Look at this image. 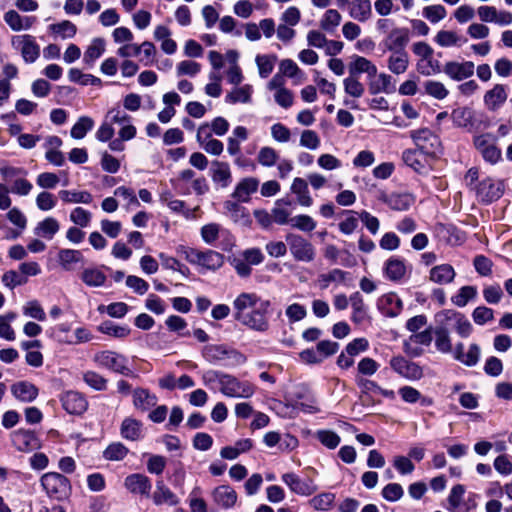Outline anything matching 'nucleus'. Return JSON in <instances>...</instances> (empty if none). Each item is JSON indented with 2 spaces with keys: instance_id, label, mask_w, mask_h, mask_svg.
<instances>
[{
  "instance_id": "18",
  "label": "nucleus",
  "mask_w": 512,
  "mask_h": 512,
  "mask_svg": "<svg viewBox=\"0 0 512 512\" xmlns=\"http://www.w3.org/2000/svg\"><path fill=\"white\" fill-rule=\"evenodd\" d=\"M213 501L223 509L232 508L237 502V493L229 485H220L213 489L212 493Z\"/></svg>"
},
{
  "instance_id": "52",
  "label": "nucleus",
  "mask_w": 512,
  "mask_h": 512,
  "mask_svg": "<svg viewBox=\"0 0 512 512\" xmlns=\"http://www.w3.org/2000/svg\"><path fill=\"white\" fill-rule=\"evenodd\" d=\"M94 121L91 117L81 116L72 126L70 135L74 139H83L86 134L93 128Z\"/></svg>"
},
{
  "instance_id": "15",
  "label": "nucleus",
  "mask_w": 512,
  "mask_h": 512,
  "mask_svg": "<svg viewBox=\"0 0 512 512\" xmlns=\"http://www.w3.org/2000/svg\"><path fill=\"white\" fill-rule=\"evenodd\" d=\"M282 481L298 495L309 496L317 490L312 480H302L294 473L283 474Z\"/></svg>"
},
{
  "instance_id": "26",
  "label": "nucleus",
  "mask_w": 512,
  "mask_h": 512,
  "mask_svg": "<svg viewBox=\"0 0 512 512\" xmlns=\"http://www.w3.org/2000/svg\"><path fill=\"white\" fill-rule=\"evenodd\" d=\"M4 21L13 31L19 32L29 30L36 22V18L33 16H21L15 10H9L4 14Z\"/></svg>"
},
{
  "instance_id": "5",
  "label": "nucleus",
  "mask_w": 512,
  "mask_h": 512,
  "mask_svg": "<svg viewBox=\"0 0 512 512\" xmlns=\"http://www.w3.org/2000/svg\"><path fill=\"white\" fill-rule=\"evenodd\" d=\"M93 361L99 367L118 374L129 375L131 373L127 357L115 351L104 350L97 352L93 357Z\"/></svg>"
},
{
  "instance_id": "35",
  "label": "nucleus",
  "mask_w": 512,
  "mask_h": 512,
  "mask_svg": "<svg viewBox=\"0 0 512 512\" xmlns=\"http://www.w3.org/2000/svg\"><path fill=\"white\" fill-rule=\"evenodd\" d=\"M11 393L22 402H32L38 396V389L27 381H20L11 386Z\"/></svg>"
},
{
  "instance_id": "22",
  "label": "nucleus",
  "mask_w": 512,
  "mask_h": 512,
  "mask_svg": "<svg viewBox=\"0 0 512 512\" xmlns=\"http://www.w3.org/2000/svg\"><path fill=\"white\" fill-rule=\"evenodd\" d=\"M508 92L505 86L496 84L492 89L488 90L483 98L484 105L490 111H496L506 102Z\"/></svg>"
},
{
  "instance_id": "31",
  "label": "nucleus",
  "mask_w": 512,
  "mask_h": 512,
  "mask_svg": "<svg viewBox=\"0 0 512 512\" xmlns=\"http://www.w3.org/2000/svg\"><path fill=\"white\" fill-rule=\"evenodd\" d=\"M120 434L126 440L138 441L143 437V424L135 418L126 417L121 423Z\"/></svg>"
},
{
  "instance_id": "28",
  "label": "nucleus",
  "mask_w": 512,
  "mask_h": 512,
  "mask_svg": "<svg viewBox=\"0 0 512 512\" xmlns=\"http://www.w3.org/2000/svg\"><path fill=\"white\" fill-rule=\"evenodd\" d=\"M259 181L254 177H246L236 185L232 197L239 202H248L250 196L258 189Z\"/></svg>"
},
{
  "instance_id": "53",
  "label": "nucleus",
  "mask_w": 512,
  "mask_h": 512,
  "mask_svg": "<svg viewBox=\"0 0 512 512\" xmlns=\"http://www.w3.org/2000/svg\"><path fill=\"white\" fill-rule=\"evenodd\" d=\"M416 69L423 76H432L443 71L439 61L434 60L433 56L427 59H419L416 63Z\"/></svg>"
},
{
  "instance_id": "29",
  "label": "nucleus",
  "mask_w": 512,
  "mask_h": 512,
  "mask_svg": "<svg viewBox=\"0 0 512 512\" xmlns=\"http://www.w3.org/2000/svg\"><path fill=\"white\" fill-rule=\"evenodd\" d=\"M434 42L441 48L461 47L467 42V39L453 30H439Z\"/></svg>"
},
{
  "instance_id": "40",
  "label": "nucleus",
  "mask_w": 512,
  "mask_h": 512,
  "mask_svg": "<svg viewBox=\"0 0 512 512\" xmlns=\"http://www.w3.org/2000/svg\"><path fill=\"white\" fill-rule=\"evenodd\" d=\"M106 43L103 38H94L84 52L83 62L93 66L95 61L105 52Z\"/></svg>"
},
{
  "instance_id": "10",
  "label": "nucleus",
  "mask_w": 512,
  "mask_h": 512,
  "mask_svg": "<svg viewBox=\"0 0 512 512\" xmlns=\"http://www.w3.org/2000/svg\"><path fill=\"white\" fill-rule=\"evenodd\" d=\"M391 369L401 377L416 381L423 377V369L415 362L409 361L403 356H394L389 361Z\"/></svg>"
},
{
  "instance_id": "21",
  "label": "nucleus",
  "mask_w": 512,
  "mask_h": 512,
  "mask_svg": "<svg viewBox=\"0 0 512 512\" xmlns=\"http://www.w3.org/2000/svg\"><path fill=\"white\" fill-rule=\"evenodd\" d=\"M152 500L157 506H176L180 503V498L168 486H166L163 481L156 482V487L152 494Z\"/></svg>"
},
{
  "instance_id": "19",
  "label": "nucleus",
  "mask_w": 512,
  "mask_h": 512,
  "mask_svg": "<svg viewBox=\"0 0 512 512\" xmlns=\"http://www.w3.org/2000/svg\"><path fill=\"white\" fill-rule=\"evenodd\" d=\"M465 488L463 485H455L452 487L448 496V504L450 512H470L474 504H470L464 500Z\"/></svg>"
},
{
  "instance_id": "38",
  "label": "nucleus",
  "mask_w": 512,
  "mask_h": 512,
  "mask_svg": "<svg viewBox=\"0 0 512 512\" xmlns=\"http://www.w3.org/2000/svg\"><path fill=\"white\" fill-rule=\"evenodd\" d=\"M60 224L54 217H46L38 222L34 234L38 237L51 240L59 231Z\"/></svg>"
},
{
  "instance_id": "58",
  "label": "nucleus",
  "mask_w": 512,
  "mask_h": 512,
  "mask_svg": "<svg viewBox=\"0 0 512 512\" xmlns=\"http://www.w3.org/2000/svg\"><path fill=\"white\" fill-rule=\"evenodd\" d=\"M422 15L430 23L436 24L446 18L447 10L441 4H434L424 7Z\"/></svg>"
},
{
  "instance_id": "13",
  "label": "nucleus",
  "mask_w": 512,
  "mask_h": 512,
  "mask_svg": "<svg viewBox=\"0 0 512 512\" xmlns=\"http://www.w3.org/2000/svg\"><path fill=\"white\" fill-rule=\"evenodd\" d=\"M409 42V32L405 28H393L381 41L384 51L394 52L405 49Z\"/></svg>"
},
{
  "instance_id": "24",
  "label": "nucleus",
  "mask_w": 512,
  "mask_h": 512,
  "mask_svg": "<svg viewBox=\"0 0 512 512\" xmlns=\"http://www.w3.org/2000/svg\"><path fill=\"white\" fill-rule=\"evenodd\" d=\"M408 267L404 260L390 257L384 264L385 277L391 281H401L407 274Z\"/></svg>"
},
{
  "instance_id": "6",
  "label": "nucleus",
  "mask_w": 512,
  "mask_h": 512,
  "mask_svg": "<svg viewBox=\"0 0 512 512\" xmlns=\"http://www.w3.org/2000/svg\"><path fill=\"white\" fill-rule=\"evenodd\" d=\"M11 46L21 54L23 61L27 64L36 62L40 56V46L36 42V38L30 34L12 36Z\"/></svg>"
},
{
  "instance_id": "23",
  "label": "nucleus",
  "mask_w": 512,
  "mask_h": 512,
  "mask_svg": "<svg viewBox=\"0 0 512 512\" xmlns=\"http://www.w3.org/2000/svg\"><path fill=\"white\" fill-rule=\"evenodd\" d=\"M224 208L234 223L242 227H249L251 225L252 219L249 211L245 207L233 201H226Z\"/></svg>"
},
{
  "instance_id": "2",
  "label": "nucleus",
  "mask_w": 512,
  "mask_h": 512,
  "mask_svg": "<svg viewBox=\"0 0 512 512\" xmlns=\"http://www.w3.org/2000/svg\"><path fill=\"white\" fill-rule=\"evenodd\" d=\"M177 252L189 263L198 265L206 270L215 271L224 264V256L213 250L201 252L193 248L180 246L178 247Z\"/></svg>"
},
{
  "instance_id": "41",
  "label": "nucleus",
  "mask_w": 512,
  "mask_h": 512,
  "mask_svg": "<svg viewBox=\"0 0 512 512\" xmlns=\"http://www.w3.org/2000/svg\"><path fill=\"white\" fill-rule=\"evenodd\" d=\"M212 180L214 183L220 184L226 188L231 182V171L228 163L213 161L212 162Z\"/></svg>"
},
{
  "instance_id": "27",
  "label": "nucleus",
  "mask_w": 512,
  "mask_h": 512,
  "mask_svg": "<svg viewBox=\"0 0 512 512\" xmlns=\"http://www.w3.org/2000/svg\"><path fill=\"white\" fill-rule=\"evenodd\" d=\"M377 306L385 316L395 317L402 309V301L397 294L387 293L378 299Z\"/></svg>"
},
{
  "instance_id": "63",
  "label": "nucleus",
  "mask_w": 512,
  "mask_h": 512,
  "mask_svg": "<svg viewBox=\"0 0 512 512\" xmlns=\"http://www.w3.org/2000/svg\"><path fill=\"white\" fill-rule=\"evenodd\" d=\"M477 295V289L473 286H463L458 293L451 298L454 305L464 307Z\"/></svg>"
},
{
  "instance_id": "30",
  "label": "nucleus",
  "mask_w": 512,
  "mask_h": 512,
  "mask_svg": "<svg viewBox=\"0 0 512 512\" xmlns=\"http://www.w3.org/2000/svg\"><path fill=\"white\" fill-rule=\"evenodd\" d=\"M480 347L477 344H471L467 352H464L463 343H458L454 349V358L466 366H475L480 357Z\"/></svg>"
},
{
  "instance_id": "46",
  "label": "nucleus",
  "mask_w": 512,
  "mask_h": 512,
  "mask_svg": "<svg viewBox=\"0 0 512 512\" xmlns=\"http://www.w3.org/2000/svg\"><path fill=\"white\" fill-rule=\"evenodd\" d=\"M376 79L371 81L369 84V90L371 94H377L380 92L390 93L393 91L394 86L392 83V77L386 73L377 74Z\"/></svg>"
},
{
  "instance_id": "45",
  "label": "nucleus",
  "mask_w": 512,
  "mask_h": 512,
  "mask_svg": "<svg viewBox=\"0 0 512 512\" xmlns=\"http://www.w3.org/2000/svg\"><path fill=\"white\" fill-rule=\"evenodd\" d=\"M342 21L341 14L336 9H328L325 11L319 21L322 31L334 33Z\"/></svg>"
},
{
  "instance_id": "12",
  "label": "nucleus",
  "mask_w": 512,
  "mask_h": 512,
  "mask_svg": "<svg viewBox=\"0 0 512 512\" xmlns=\"http://www.w3.org/2000/svg\"><path fill=\"white\" fill-rule=\"evenodd\" d=\"M474 63L471 61H448L443 66V72L454 81H462L474 73Z\"/></svg>"
},
{
  "instance_id": "61",
  "label": "nucleus",
  "mask_w": 512,
  "mask_h": 512,
  "mask_svg": "<svg viewBox=\"0 0 512 512\" xmlns=\"http://www.w3.org/2000/svg\"><path fill=\"white\" fill-rule=\"evenodd\" d=\"M69 219L76 226L86 228L91 223L92 214L82 207H76L70 212Z\"/></svg>"
},
{
  "instance_id": "64",
  "label": "nucleus",
  "mask_w": 512,
  "mask_h": 512,
  "mask_svg": "<svg viewBox=\"0 0 512 512\" xmlns=\"http://www.w3.org/2000/svg\"><path fill=\"white\" fill-rule=\"evenodd\" d=\"M279 158L277 151L269 146L262 147L257 155V161L264 167H272L276 164Z\"/></svg>"
},
{
  "instance_id": "44",
  "label": "nucleus",
  "mask_w": 512,
  "mask_h": 512,
  "mask_svg": "<svg viewBox=\"0 0 512 512\" xmlns=\"http://www.w3.org/2000/svg\"><path fill=\"white\" fill-rule=\"evenodd\" d=\"M58 195L60 199L67 204H90L93 201L92 194L84 190H60Z\"/></svg>"
},
{
  "instance_id": "16",
  "label": "nucleus",
  "mask_w": 512,
  "mask_h": 512,
  "mask_svg": "<svg viewBox=\"0 0 512 512\" xmlns=\"http://www.w3.org/2000/svg\"><path fill=\"white\" fill-rule=\"evenodd\" d=\"M63 408L69 414L80 415L84 413L88 407V403L84 396L76 391H67L61 397Z\"/></svg>"
},
{
  "instance_id": "8",
  "label": "nucleus",
  "mask_w": 512,
  "mask_h": 512,
  "mask_svg": "<svg viewBox=\"0 0 512 512\" xmlns=\"http://www.w3.org/2000/svg\"><path fill=\"white\" fill-rule=\"evenodd\" d=\"M220 392L226 397L250 398L255 393V387L248 381H241L233 375L226 374Z\"/></svg>"
},
{
  "instance_id": "9",
  "label": "nucleus",
  "mask_w": 512,
  "mask_h": 512,
  "mask_svg": "<svg viewBox=\"0 0 512 512\" xmlns=\"http://www.w3.org/2000/svg\"><path fill=\"white\" fill-rule=\"evenodd\" d=\"M290 253L295 260L301 262H311L315 258V249L313 245L298 234H289L286 237Z\"/></svg>"
},
{
  "instance_id": "59",
  "label": "nucleus",
  "mask_w": 512,
  "mask_h": 512,
  "mask_svg": "<svg viewBox=\"0 0 512 512\" xmlns=\"http://www.w3.org/2000/svg\"><path fill=\"white\" fill-rule=\"evenodd\" d=\"M98 329L103 334L119 339L126 338L131 332L129 327L117 325L112 322H104L98 327Z\"/></svg>"
},
{
  "instance_id": "47",
  "label": "nucleus",
  "mask_w": 512,
  "mask_h": 512,
  "mask_svg": "<svg viewBox=\"0 0 512 512\" xmlns=\"http://www.w3.org/2000/svg\"><path fill=\"white\" fill-rule=\"evenodd\" d=\"M350 304L352 307V320L356 323H361L367 316V308L364 303L363 297L359 292H355L350 296Z\"/></svg>"
},
{
  "instance_id": "51",
  "label": "nucleus",
  "mask_w": 512,
  "mask_h": 512,
  "mask_svg": "<svg viewBox=\"0 0 512 512\" xmlns=\"http://www.w3.org/2000/svg\"><path fill=\"white\" fill-rule=\"evenodd\" d=\"M419 150H406L403 152V161L416 172H423L426 170V164L423 161V156Z\"/></svg>"
},
{
  "instance_id": "11",
  "label": "nucleus",
  "mask_w": 512,
  "mask_h": 512,
  "mask_svg": "<svg viewBox=\"0 0 512 512\" xmlns=\"http://www.w3.org/2000/svg\"><path fill=\"white\" fill-rule=\"evenodd\" d=\"M474 191L479 200L490 203L502 196L503 184L501 181L487 177L479 181L474 187Z\"/></svg>"
},
{
  "instance_id": "43",
  "label": "nucleus",
  "mask_w": 512,
  "mask_h": 512,
  "mask_svg": "<svg viewBox=\"0 0 512 512\" xmlns=\"http://www.w3.org/2000/svg\"><path fill=\"white\" fill-rule=\"evenodd\" d=\"M229 347L224 344H209L202 350V355L206 361L217 364L227 359Z\"/></svg>"
},
{
  "instance_id": "39",
  "label": "nucleus",
  "mask_w": 512,
  "mask_h": 512,
  "mask_svg": "<svg viewBox=\"0 0 512 512\" xmlns=\"http://www.w3.org/2000/svg\"><path fill=\"white\" fill-rule=\"evenodd\" d=\"M291 192L297 196V201L301 206L310 207L313 204V199L308 189V183L303 178H294L291 184Z\"/></svg>"
},
{
  "instance_id": "20",
  "label": "nucleus",
  "mask_w": 512,
  "mask_h": 512,
  "mask_svg": "<svg viewBox=\"0 0 512 512\" xmlns=\"http://www.w3.org/2000/svg\"><path fill=\"white\" fill-rule=\"evenodd\" d=\"M124 486L133 494H140L144 496L150 495L151 481L143 474H131L124 480Z\"/></svg>"
},
{
  "instance_id": "1",
  "label": "nucleus",
  "mask_w": 512,
  "mask_h": 512,
  "mask_svg": "<svg viewBox=\"0 0 512 512\" xmlns=\"http://www.w3.org/2000/svg\"><path fill=\"white\" fill-rule=\"evenodd\" d=\"M232 306L233 318L242 326L261 333L269 329V301L255 293L242 292L233 300Z\"/></svg>"
},
{
  "instance_id": "50",
  "label": "nucleus",
  "mask_w": 512,
  "mask_h": 512,
  "mask_svg": "<svg viewBox=\"0 0 512 512\" xmlns=\"http://www.w3.org/2000/svg\"><path fill=\"white\" fill-rule=\"evenodd\" d=\"M49 30L59 36L61 39H71L77 33V27L69 20H63L59 23L51 24Z\"/></svg>"
},
{
  "instance_id": "48",
  "label": "nucleus",
  "mask_w": 512,
  "mask_h": 512,
  "mask_svg": "<svg viewBox=\"0 0 512 512\" xmlns=\"http://www.w3.org/2000/svg\"><path fill=\"white\" fill-rule=\"evenodd\" d=\"M277 56L272 54H258L255 63L261 78H267L273 71Z\"/></svg>"
},
{
  "instance_id": "37",
  "label": "nucleus",
  "mask_w": 512,
  "mask_h": 512,
  "mask_svg": "<svg viewBox=\"0 0 512 512\" xmlns=\"http://www.w3.org/2000/svg\"><path fill=\"white\" fill-rule=\"evenodd\" d=\"M376 65L369 59L362 56H355L349 65L350 75L366 73L368 77H375L377 75Z\"/></svg>"
},
{
  "instance_id": "4",
  "label": "nucleus",
  "mask_w": 512,
  "mask_h": 512,
  "mask_svg": "<svg viewBox=\"0 0 512 512\" xmlns=\"http://www.w3.org/2000/svg\"><path fill=\"white\" fill-rule=\"evenodd\" d=\"M40 482L47 495L52 499L63 500L68 497L71 490L69 480L57 472L45 473Z\"/></svg>"
},
{
  "instance_id": "34",
  "label": "nucleus",
  "mask_w": 512,
  "mask_h": 512,
  "mask_svg": "<svg viewBox=\"0 0 512 512\" xmlns=\"http://www.w3.org/2000/svg\"><path fill=\"white\" fill-rule=\"evenodd\" d=\"M455 276L456 272L450 264L434 266L429 272V280L439 285L452 282Z\"/></svg>"
},
{
  "instance_id": "56",
  "label": "nucleus",
  "mask_w": 512,
  "mask_h": 512,
  "mask_svg": "<svg viewBox=\"0 0 512 512\" xmlns=\"http://www.w3.org/2000/svg\"><path fill=\"white\" fill-rule=\"evenodd\" d=\"M81 279L88 286L100 287L104 285L106 276L102 271L96 268H88L82 272Z\"/></svg>"
},
{
  "instance_id": "49",
  "label": "nucleus",
  "mask_w": 512,
  "mask_h": 512,
  "mask_svg": "<svg viewBox=\"0 0 512 512\" xmlns=\"http://www.w3.org/2000/svg\"><path fill=\"white\" fill-rule=\"evenodd\" d=\"M423 88L428 96L436 100H444L449 94V90L446 88L444 83L438 80L425 81L423 83Z\"/></svg>"
},
{
  "instance_id": "36",
  "label": "nucleus",
  "mask_w": 512,
  "mask_h": 512,
  "mask_svg": "<svg viewBox=\"0 0 512 512\" xmlns=\"http://www.w3.org/2000/svg\"><path fill=\"white\" fill-rule=\"evenodd\" d=\"M349 15L356 21L366 22L372 16L370 0H352L349 7Z\"/></svg>"
},
{
  "instance_id": "14",
  "label": "nucleus",
  "mask_w": 512,
  "mask_h": 512,
  "mask_svg": "<svg viewBox=\"0 0 512 512\" xmlns=\"http://www.w3.org/2000/svg\"><path fill=\"white\" fill-rule=\"evenodd\" d=\"M378 199L396 211L408 210L414 203V197L409 193L387 194L380 191Z\"/></svg>"
},
{
  "instance_id": "42",
  "label": "nucleus",
  "mask_w": 512,
  "mask_h": 512,
  "mask_svg": "<svg viewBox=\"0 0 512 512\" xmlns=\"http://www.w3.org/2000/svg\"><path fill=\"white\" fill-rule=\"evenodd\" d=\"M474 143L476 148L479 150V152L486 161L494 164L500 159V150L497 149L496 146L488 144L485 136L476 137Z\"/></svg>"
},
{
  "instance_id": "55",
  "label": "nucleus",
  "mask_w": 512,
  "mask_h": 512,
  "mask_svg": "<svg viewBox=\"0 0 512 512\" xmlns=\"http://www.w3.org/2000/svg\"><path fill=\"white\" fill-rule=\"evenodd\" d=\"M290 204L291 202L286 199H280L276 201L275 206L271 210V217L273 219V222L279 225H285L288 222H290V212L286 208L282 207V205L288 206Z\"/></svg>"
},
{
  "instance_id": "7",
  "label": "nucleus",
  "mask_w": 512,
  "mask_h": 512,
  "mask_svg": "<svg viewBox=\"0 0 512 512\" xmlns=\"http://www.w3.org/2000/svg\"><path fill=\"white\" fill-rule=\"evenodd\" d=\"M411 138L418 150L426 156L435 157L441 151V143L436 134L427 128L411 131Z\"/></svg>"
},
{
  "instance_id": "17",
  "label": "nucleus",
  "mask_w": 512,
  "mask_h": 512,
  "mask_svg": "<svg viewBox=\"0 0 512 512\" xmlns=\"http://www.w3.org/2000/svg\"><path fill=\"white\" fill-rule=\"evenodd\" d=\"M14 447L21 452H30L39 447V441L34 433L17 430L11 435Z\"/></svg>"
},
{
  "instance_id": "57",
  "label": "nucleus",
  "mask_w": 512,
  "mask_h": 512,
  "mask_svg": "<svg viewBox=\"0 0 512 512\" xmlns=\"http://www.w3.org/2000/svg\"><path fill=\"white\" fill-rule=\"evenodd\" d=\"M344 91L353 98H360L364 95L365 87L356 76L349 75L343 80Z\"/></svg>"
},
{
  "instance_id": "3",
  "label": "nucleus",
  "mask_w": 512,
  "mask_h": 512,
  "mask_svg": "<svg viewBox=\"0 0 512 512\" xmlns=\"http://www.w3.org/2000/svg\"><path fill=\"white\" fill-rule=\"evenodd\" d=\"M436 324L447 331L455 330L461 337L466 338L472 332L470 321L460 312L443 310L435 315Z\"/></svg>"
},
{
  "instance_id": "25",
  "label": "nucleus",
  "mask_w": 512,
  "mask_h": 512,
  "mask_svg": "<svg viewBox=\"0 0 512 512\" xmlns=\"http://www.w3.org/2000/svg\"><path fill=\"white\" fill-rule=\"evenodd\" d=\"M409 55L405 49L390 52L387 59L388 70L396 75L404 74L409 67Z\"/></svg>"
},
{
  "instance_id": "33",
  "label": "nucleus",
  "mask_w": 512,
  "mask_h": 512,
  "mask_svg": "<svg viewBox=\"0 0 512 512\" xmlns=\"http://www.w3.org/2000/svg\"><path fill=\"white\" fill-rule=\"evenodd\" d=\"M133 405L136 409L143 412L148 411L156 406L158 398L155 394L150 393L147 389L136 388L133 393Z\"/></svg>"
},
{
  "instance_id": "62",
  "label": "nucleus",
  "mask_w": 512,
  "mask_h": 512,
  "mask_svg": "<svg viewBox=\"0 0 512 512\" xmlns=\"http://www.w3.org/2000/svg\"><path fill=\"white\" fill-rule=\"evenodd\" d=\"M83 255L78 250L62 249L59 251L58 259L64 269H70V265L82 261Z\"/></svg>"
},
{
  "instance_id": "54",
  "label": "nucleus",
  "mask_w": 512,
  "mask_h": 512,
  "mask_svg": "<svg viewBox=\"0 0 512 512\" xmlns=\"http://www.w3.org/2000/svg\"><path fill=\"white\" fill-rule=\"evenodd\" d=\"M435 333V347L441 353H450L452 352V344L449 335V331L445 330L438 324L434 329Z\"/></svg>"
},
{
  "instance_id": "60",
  "label": "nucleus",
  "mask_w": 512,
  "mask_h": 512,
  "mask_svg": "<svg viewBox=\"0 0 512 512\" xmlns=\"http://www.w3.org/2000/svg\"><path fill=\"white\" fill-rule=\"evenodd\" d=\"M127 454L128 448L124 444L114 442L104 450L103 456L110 461H120L124 459Z\"/></svg>"
},
{
  "instance_id": "32",
  "label": "nucleus",
  "mask_w": 512,
  "mask_h": 512,
  "mask_svg": "<svg viewBox=\"0 0 512 512\" xmlns=\"http://www.w3.org/2000/svg\"><path fill=\"white\" fill-rule=\"evenodd\" d=\"M254 89L250 84H244L242 86H235L225 96V102L231 105L234 104H249L252 101Z\"/></svg>"
}]
</instances>
